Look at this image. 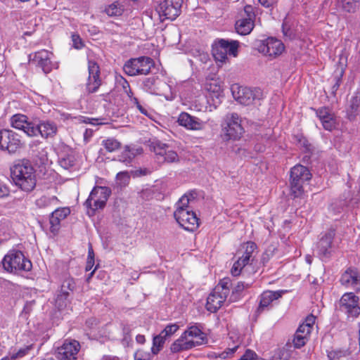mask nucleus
I'll return each instance as SVG.
<instances>
[{
  "label": "nucleus",
  "mask_w": 360,
  "mask_h": 360,
  "mask_svg": "<svg viewBox=\"0 0 360 360\" xmlns=\"http://www.w3.org/2000/svg\"><path fill=\"white\" fill-rule=\"evenodd\" d=\"M156 79L154 77L147 78L143 82L144 86L147 88L148 90L150 91L155 92V89L154 88V85L155 84Z\"/></svg>",
  "instance_id": "53"
},
{
  "label": "nucleus",
  "mask_w": 360,
  "mask_h": 360,
  "mask_svg": "<svg viewBox=\"0 0 360 360\" xmlns=\"http://www.w3.org/2000/svg\"><path fill=\"white\" fill-rule=\"evenodd\" d=\"M287 290H266L263 292L259 296V304L257 309V314H261L264 311L269 310L271 303L285 293Z\"/></svg>",
  "instance_id": "19"
},
{
  "label": "nucleus",
  "mask_w": 360,
  "mask_h": 360,
  "mask_svg": "<svg viewBox=\"0 0 360 360\" xmlns=\"http://www.w3.org/2000/svg\"><path fill=\"white\" fill-rule=\"evenodd\" d=\"M133 104L136 106V108L142 114L148 117L150 116L151 112H150V110L147 109L146 107L141 105L140 103L139 102L138 98H133Z\"/></svg>",
  "instance_id": "54"
},
{
  "label": "nucleus",
  "mask_w": 360,
  "mask_h": 360,
  "mask_svg": "<svg viewBox=\"0 0 360 360\" xmlns=\"http://www.w3.org/2000/svg\"><path fill=\"white\" fill-rule=\"evenodd\" d=\"M282 31L283 35L289 39H292L295 37L294 30L291 28L287 19H285L283 22Z\"/></svg>",
  "instance_id": "47"
},
{
  "label": "nucleus",
  "mask_w": 360,
  "mask_h": 360,
  "mask_svg": "<svg viewBox=\"0 0 360 360\" xmlns=\"http://www.w3.org/2000/svg\"><path fill=\"white\" fill-rule=\"evenodd\" d=\"M240 343V338H238V345H235L234 347H233L231 348H228L222 352H219V353L213 352L210 354V356L212 358H214L216 360L225 359L232 356L234 354V352L236 351V349L239 347Z\"/></svg>",
  "instance_id": "37"
},
{
  "label": "nucleus",
  "mask_w": 360,
  "mask_h": 360,
  "mask_svg": "<svg viewBox=\"0 0 360 360\" xmlns=\"http://www.w3.org/2000/svg\"><path fill=\"white\" fill-rule=\"evenodd\" d=\"M70 295L63 294L60 292H58L56 297L55 299V304L56 307L61 310L67 307L70 302Z\"/></svg>",
  "instance_id": "40"
},
{
  "label": "nucleus",
  "mask_w": 360,
  "mask_h": 360,
  "mask_svg": "<svg viewBox=\"0 0 360 360\" xmlns=\"http://www.w3.org/2000/svg\"><path fill=\"white\" fill-rule=\"evenodd\" d=\"M358 276L359 274L356 270L349 269L342 275L340 281L342 285L351 287L354 281H356Z\"/></svg>",
  "instance_id": "32"
},
{
  "label": "nucleus",
  "mask_w": 360,
  "mask_h": 360,
  "mask_svg": "<svg viewBox=\"0 0 360 360\" xmlns=\"http://www.w3.org/2000/svg\"><path fill=\"white\" fill-rule=\"evenodd\" d=\"M11 177L15 184L29 192L36 186L34 170L29 163L19 162L11 168Z\"/></svg>",
  "instance_id": "3"
},
{
  "label": "nucleus",
  "mask_w": 360,
  "mask_h": 360,
  "mask_svg": "<svg viewBox=\"0 0 360 360\" xmlns=\"http://www.w3.org/2000/svg\"><path fill=\"white\" fill-rule=\"evenodd\" d=\"M59 204V200L55 195H42L37 198L35 205L38 208L45 209Z\"/></svg>",
  "instance_id": "28"
},
{
  "label": "nucleus",
  "mask_w": 360,
  "mask_h": 360,
  "mask_svg": "<svg viewBox=\"0 0 360 360\" xmlns=\"http://www.w3.org/2000/svg\"><path fill=\"white\" fill-rule=\"evenodd\" d=\"M205 89L210 93H213L216 96H219L221 92V86L217 82L213 79L207 80L205 84Z\"/></svg>",
  "instance_id": "41"
},
{
  "label": "nucleus",
  "mask_w": 360,
  "mask_h": 360,
  "mask_svg": "<svg viewBox=\"0 0 360 360\" xmlns=\"http://www.w3.org/2000/svg\"><path fill=\"white\" fill-rule=\"evenodd\" d=\"M11 124L13 128L22 131L28 136V129L34 128V124L28 121L26 115L15 114L11 117Z\"/></svg>",
  "instance_id": "25"
},
{
  "label": "nucleus",
  "mask_w": 360,
  "mask_h": 360,
  "mask_svg": "<svg viewBox=\"0 0 360 360\" xmlns=\"http://www.w3.org/2000/svg\"><path fill=\"white\" fill-rule=\"evenodd\" d=\"M70 214V210L68 207L56 209L49 218L50 231L53 234L58 232L60 228V221L64 220Z\"/></svg>",
  "instance_id": "21"
},
{
  "label": "nucleus",
  "mask_w": 360,
  "mask_h": 360,
  "mask_svg": "<svg viewBox=\"0 0 360 360\" xmlns=\"http://www.w3.org/2000/svg\"><path fill=\"white\" fill-rule=\"evenodd\" d=\"M256 49L264 56L273 59L283 52L285 46L281 40L269 37L264 40L259 41L256 44Z\"/></svg>",
  "instance_id": "9"
},
{
  "label": "nucleus",
  "mask_w": 360,
  "mask_h": 360,
  "mask_svg": "<svg viewBox=\"0 0 360 360\" xmlns=\"http://www.w3.org/2000/svg\"><path fill=\"white\" fill-rule=\"evenodd\" d=\"M335 236V230L327 231L318 243L317 248L319 255L327 257L330 254V250Z\"/></svg>",
  "instance_id": "24"
},
{
  "label": "nucleus",
  "mask_w": 360,
  "mask_h": 360,
  "mask_svg": "<svg viewBox=\"0 0 360 360\" xmlns=\"http://www.w3.org/2000/svg\"><path fill=\"white\" fill-rule=\"evenodd\" d=\"M179 328V325L176 323H171L167 325L164 330L161 331L162 336L169 338L174 334Z\"/></svg>",
  "instance_id": "46"
},
{
  "label": "nucleus",
  "mask_w": 360,
  "mask_h": 360,
  "mask_svg": "<svg viewBox=\"0 0 360 360\" xmlns=\"http://www.w3.org/2000/svg\"><path fill=\"white\" fill-rule=\"evenodd\" d=\"M226 298L225 295H224L221 292H217V290L214 289L207 299L206 308L207 311L212 313L216 312L221 307Z\"/></svg>",
  "instance_id": "23"
},
{
  "label": "nucleus",
  "mask_w": 360,
  "mask_h": 360,
  "mask_svg": "<svg viewBox=\"0 0 360 360\" xmlns=\"http://www.w3.org/2000/svg\"><path fill=\"white\" fill-rule=\"evenodd\" d=\"M191 199L184 195L176 203L174 217L179 225L188 231H195L199 226V219L190 206Z\"/></svg>",
  "instance_id": "1"
},
{
  "label": "nucleus",
  "mask_w": 360,
  "mask_h": 360,
  "mask_svg": "<svg viewBox=\"0 0 360 360\" xmlns=\"http://www.w3.org/2000/svg\"><path fill=\"white\" fill-rule=\"evenodd\" d=\"M311 178V174L307 167L301 165H296L291 168L290 179L306 184Z\"/></svg>",
  "instance_id": "26"
},
{
  "label": "nucleus",
  "mask_w": 360,
  "mask_h": 360,
  "mask_svg": "<svg viewBox=\"0 0 360 360\" xmlns=\"http://www.w3.org/2000/svg\"><path fill=\"white\" fill-rule=\"evenodd\" d=\"M180 162V157L178 153L172 148L170 150H167V155L165 158L159 162L160 164L167 163H179Z\"/></svg>",
  "instance_id": "43"
},
{
  "label": "nucleus",
  "mask_w": 360,
  "mask_h": 360,
  "mask_svg": "<svg viewBox=\"0 0 360 360\" xmlns=\"http://www.w3.org/2000/svg\"><path fill=\"white\" fill-rule=\"evenodd\" d=\"M253 8L251 6H245L244 12L247 14V17L238 20L235 24L236 32L240 35H247L251 32L254 27L255 14Z\"/></svg>",
  "instance_id": "15"
},
{
  "label": "nucleus",
  "mask_w": 360,
  "mask_h": 360,
  "mask_svg": "<svg viewBox=\"0 0 360 360\" xmlns=\"http://www.w3.org/2000/svg\"><path fill=\"white\" fill-rule=\"evenodd\" d=\"M32 345L26 346L25 347L20 348L15 353H13L10 357L11 360H15L19 358H22L27 354L28 352L31 349Z\"/></svg>",
  "instance_id": "48"
},
{
  "label": "nucleus",
  "mask_w": 360,
  "mask_h": 360,
  "mask_svg": "<svg viewBox=\"0 0 360 360\" xmlns=\"http://www.w3.org/2000/svg\"><path fill=\"white\" fill-rule=\"evenodd\" d=\"M310 334L305 333V332L298 328L293 339V345L296 348H300L303 347L308 340Z\"/></svg>",
  "instance_id": "34"
},
{
  "label": "nucleus",
  "mask_w": 360,
  "mask_h": 360,
  "mask_svg": "<svg viewBox=\"0 0 360 360\" xmlns=\"http://www.w3.org/2000/svg\"><path fill=\"white\" fill-rule=\"evenodd\" d=\"M116 179L121 186H126L129 183L130 176L127 172H120L117 173Z\"/></svg>",
  "instance_id": "49"
},
{
  "label": "nucleus",
  "mask_w": 360,
  "mask_h": 360,
  "mask_svg": "<svg viewBox=\"0 0 360 360\" xmlns=\"http://www.w3.org/2000/svg\"><path fill=\"white\" fill-rule=\"evenodd\" d=\"M136 340L138 343L143 344L146 341L145 336L143 335H137L136 337Z\"/></svg>",
  "instance_id": "63"
},
{
  "label": "nucleus",
  "mask_w": 360,
  "mask_h": 360,
  "mask_svg": "<svg viewBox=\"0 0 360 360\" xmlns=\"http://www.w3.org/2000/svg\"><path fill=\"white\" fill-rule=\"evenodd\" d=\"M101 145L107 152L112 153L120 149L122 144L118 140L111 137L103 139Z\"/></svg>",
  "instance_id": "35"
},
{
  "label": "nucleus",
  "mask_w": 360,
  "mask_h": 360,
  "mask_svg": "<svg viewBox=\"0 0 360 360\" xmlns=\"http://www.w3.org/2000/svg\"><path fill=\"white\" fill-rule=\"evenodd\" d=\"M89 77L86 82V91L89 93L96 92L101 84V80L99 77L100 70L98 64L89 60L88 63Z\"/></svg>",
  "instance_id": "18"
},
{
  "label": "nucleus",
  "mask_w": 360,
  "mask_h": 360,
  "mask_svg": "<svg viewBox=\"0 0 360 360\" xmlns=\"http://www.w3.org/2000/svg\"><path fill=\"white\" fill-rule=\"evenodd\" d=\"M104 11L110 17L120 16L124 11V6L118 1H115L106 6Z\"/></svg>",
  "instance_id": "33"
},
{
  "label": "nucleus",
  "mask_w": 360,
  "mask_h": 360,
  "mask_svg": "<svg viewBox=\"0 0 360 360\" xmlns=\"http://www.w3.org/2000/svg\"><path fill=\"white\" fill-rule=\"evenodd\" d=\"M257 355L255 352L247 349L245 354L238 360H257Z\"/></svg>",
  "instance_id": "56"
},
{
  "label": "nucleus",
  "mask_w": 360,
  "mask_h": 360,
  "mask_svg": "<svg viewBox=\"0 0 360 360\" xmlns=\"http://www.w3.org/2000/svg\"><path fill=\"white\" fill-rule=\"evenodd\" d=\"M177 122L180 126L185 127L186 129L194 131L202 130L206 125V122L185 112L179 114Z\"/></svg>",
  "instance_id": "17"
},
{
  "label": "nucleus",
  "mask_w": 360,
  "mask_h": 360,
  "mask_svg": "<svg viewBox=\"0 0 360 360\" xmlns=\"http://www.w3.org/2000/svg\"><path fill=\"white\" fill-rule=\"evenodd\" d=\"M297 181L290 179V195L294 199L302 198L304 194V185Z\"/></svg>",
  "instance_id": "30"
},
{
  "label": "nucleus",
  "mask_w": 360,
  "mask_h": 360,
  "mask_svg": "<svg viewBox=\"0 0 360 360\" xmlns=\"http://www.w3.org/2000/svg\"><path fill=\"white\" fill-rule=\"evenodd\" d=\"M359 297L353 292L345 293L340 299L342 310L347 314L348 318L355 319L360 314Z\"/></svg>",
  "instance_id": "12"
},
{
  "label": "nucleus",
  "mask_w": 360,
  "mask_h": 360,
  "mask_svg": "<svg viewBox=\"0 0 360 360\" xmlns=\"http://www.w3.org/2000/svg\"><path fill=\"white\" fill-rule=\"evenodd\" d=\"M9 193L8 187L1 183H0V198L7 196Z\"/></svg>",
  "instance_id": "57"
},
{
  "label": "nucleus",
  "mask_w": 360,
  "mask_h": 360,
  "mask_svg": "<svg viewBox=\"0 0 360 360\" xmlns=\"http://www.w3.org/2000/svg\"><path fill=\"white\" fill-rule=\"evenodd\" d=\"M119 359L116 356H104L101 360H118Z\"/></svg>",
  "instance_id": "64"
},
{
  "label": "nucleus",
  "mask_w": 360,
  "mask_h": 360,
  "mask_svg": "<svg viewBox=\"0 0 360 360\" xmlns=\"http://www.w3.org/2000/svg\"><path fill=\"white\" fill-rule=\"evenodd\" d=\"M238 46V41L221 39L212 46V55L216 60L224 62L227 59L228 54L237 56Z\"/></svg>",
  "instance_id": "7"
},
{
  "label": "nucleus",
  "mask_w": 360,
  "mask_h": 360,
  "mask_svg": "<svg viewBox=\"0 0 360 360\" xmlns=\"http://www.w3.org/2000/svg\"><path fill=\"white\" fill-rule=\"evenodd\" d=\"M94 264V259H91V260L87 259V262H86V271H90L92 269Z\"/></svg>",
  "instance_id": "61"
},
{
  "label": "nucleus",
  "mask_w": 360,
  "mask_h": 360,
  "mask_svg": "<svg viewBox=\"0 0 360 360\" xmlns=\"http://www.w3.org/2000/svg\"><path fill=\"white\" fill-rule=\"evenodd\" d=\"M75 289V282L74 279L71 277H67L63 281L60 285V289L58 290V292L71 295Z\"/></svg>",
  "instance_id": "36"
},
{
  "label": "nucleus",
  "mask_w": 360,
  "mask_h": 360,
  "mask_svg": "<svg viewBox=\"0 0 360 360\" xmlns=\"http://www.w3.org/2000/svg\"><path fill=\"white\" fill-rule=\"evenodd\" d=\"M72 41L73 44V47L77 49H80L84 46V43L77 34H72Z\"/></svg>",
  "instance_id": "52"
},
{
  "label": "nucleus",
  "mask_w": 360,
  "mask_h": 360,
  "mask_svg": "<svg viewBox=\"0 0 360 360\" xmlns=\"http://www.w3.org/2000/svg\"><path fill=\"white\" fill-rule=\"evenodd\" d=\"M253 261L250 259H247L245 257L241 256L233 264L231 268V274L234 276H239L246 266L251 264Z\"/></svg>",
  "instance_id": "31"
},
{
  "label": "nucleus",
  "mask_w": 360,
  "mask_h": 360,
  "mask_svg": "<svg viewBox=\"0 0 360 360\" xmlns=\"http://www.w3.org/2000/svg\"><path fill=\"white\" fill-rule=\"evenodd\" d=\"M315 321L316 316L310 314L307 316L304 321L299 326V328L302 329L305 333L310 334L315 323Z\"/></svg>",
  "instance_id": "42"
},
{
  "label": "nucleus",
  "mask_w": 360,
  "mask_h": 360,
  "mask_svg": "<svg viewBox=\"0 0 360 360\" xmlns=\"http://www.w3.org/2000/svg\"><path fill=\"white\" fill-rule=\"evenodd\" d=\"M150 150L155 153L156 160L160 162L163 158L167 155V150H170L172 148L159 140H153L150 142Z\"/></svg>",
  "instance_id": "27"
},
{
  "label": "nucleus",
  "mask_w": 360,
  "mask_h": 360,
  "mask_svg": "<svg viewBox=\"0 0 360 360\" xmlns=\"http://www.w3.org/2000/svg\"><path fill=\"white\" fill-rule=\"evenodd\" d=\"M316 113L326 130L332 131L335 128L336 124L335 117L328 108H320L316 110Z\"/></svg>",
  "instance_id": "22"
},
{
  "label": "nucleus",
  "mask_w": 360,
  "mask_h": 360,
  "mask_svg": "<svg viewBox=\"0 0 360 360\" xmlns=\"http://www.w3.org/2000/svg\"><path fill=\"white\" fill-rule=\"evenodd\" d=\"M20 145V140L12 131L0 129V149L14 151Z\"/></svg>",
  "instance_id": "20"
},
{
  "label": "nucleus",
  "mask_w": 360,
  "mask_h": 360,
  "mask_svg": "<svg viewBox=\"0 0 360 360\" xmlns=\"http://www.w3.org/2000/svg\"><path fill=\"white\" fill-rule=\"evenodd\" d=\"M80 349L79 342L76 340L65 341L58 349L56 357L59 360H77Z\"/></svg>",
  "instance_id": "14"
},
{
  "label": "nucleus",
  "mask_w": 360,
  "mask_h": 360,
  "mask_svg": "<svg viewBox=\"0 0 360 360\" xmlns=\"http://www.w3.org/2000/svg\"><path fill=\"white\" fill-rule=\"evenodd\" d=\"M121 83L124 92L130 88L129 82L125 79L122 78Z\"/></svg>",
  "instance_id": "60"
},
{
  "label": "nucleus",
  "mask_w": 360,
  "mask_h": 360,
  "mask_svg": "<svg viewBox=\"0 0 360 360\" xmlns=\"http://www.w3.org/2000/svg\"><path fill=\"white\" fill-rule=\"evenodd\" d=\"M58 162L60 165L65 169L73 167L76 162L75 152L72 150H69L66 153L61 155L59 158Z\"/></svg>",
  "instance_id": "29"
},
{
  "label": "nucleus",
  "mask_w": 360,
  "mask_h": 360,
  "mask_svg": "<svg viewBox=\"0 0 360 360\" xmlns=\"http://www.w3.org/2000/svg\"><path fill=\"white\" fill-rule=\"evenodd\" d=\"M278 0H259V2L264 7H270L275 4Z\"/></svg>",
  "instance_id": "58"
},
{
  "label": "nucleus",
  "mask_w": 360,
  "mask_h": 360,
  "mask_svg": "<svg viewBox=\"0 0 360 360\" xmlns=\"http://www.w3.org/2000/svg\"><path fill=\"white\" fill-rule=\"evenodd\" d=\"M231 285V281L230 278H224L219 281L218 285L214 289L217 290V292H221V293L227 297L230 292Z\"/></svg>",
  "instance_id": "38"
},
{
  "label": "nucleus",
  "mask_w": 360,
  "mask_h": 360,
  "mask_svg": "<svg viewBox=\"0 0 360 360\" xmlns=\"http://www.w3.org/2000/svg\"><path fill=\"white\" fill-rule=\"evenodd\" d=\"M154 61L147 56L131 58L127 61L123 67L124 72L129 76L147 75L154 67Z\"/></svg>",
  "instance_id": "5"
},
{
  "label": "nucleus",
  "mask_w": 360,
  "mask_h": 360,
  "mask_svg": "<svg viewBox=\"0 0 360 360\" xmlns=\"http://www.w3.org/2000/svg\"><path fill=\"white\" fill-rule=\"evenodd\" d=\"M134 360H150V354L143 349H138L134 355Z\"/></svg>",
  "instance_id": "50"
},
{
  "label": "nucleus",
  "mask_w": 360,
  "mask_h": 360,
  "mask_svg": "<svg viewBox=\"0 0 360 360\" xmlns=\"http://www.w3.org/2000/svg\"><path fill=\"white\" fill-rule=\"evenodd\" d=\"M359 0H342V9L347 12H354Z\"/></svg>",
  "instance_id": "45"
},
{
  "label": "nucleus",
  "mask_w": 360,
  "mask_h": 360,
  "mask_svg": "<svg viewBox=\"0 0 360 360\" xmlns=\"http://www.w3.org/2000/svg\"><path fill=\"white\" fill-rule=\"evenodd\" d=\"M124 93L128 96L130 101L133 103V98H136L133 96V93H132L131 89L130 88L127 89V91H125Z\"/></svg>",
  "instance_id": "62"
},
{
  "label": "nucleus",
  "mask_w": 360,
  "mask_h": 360,
  "mask_svg": "<svg viewBox=\"0 0 360 360\" xmlns=\"http://www.w3.org/2000/svg\"><path fill=\"white\" fill-rule=\"evenodd\" d=\"M4 269L10 273H17L19 271H28L32 269L31 262L26 259L19 250L9 251L1 261Z\"/></svg>",
  "instance_id": "4"
},
{
  "label": "nucleus",
  "mask_w": 360,
  "mask_h": 360,
  "mask_svg": "<svg viewBox=\"0 0 360 360\" xmlns=\"http://www.w3.org/2000/svg\"><path fill=\"white\" fill-rule=\"evenodd\" d=\"M111 194V190L106 186H96L91 191L85 202L87 207L94 210L103 209Z\"/></svg>",
  "instance_id": "11"
},
{
  "label": "nucleus",
  "mask_w": 360,
  "mask_h": 360,
  "mask_svg": "<svg viewBox=\"0 0 360 360\" xmlns=\"http://www.w3.org/2000/svg\"><path fill=\"white\" fill-rule=\"evenodd\" d=\"M250 283H245L243 281H239L233 288V293H240L245 289L250 288Z\"/></svg>",
  "instance_id": "51"
},
{
  "label": "nucleus",
  "mask_w": 360,
  "mask_h": 360,
  "mask_svg": "<svg viewBox=\"0 0 360 360\" xmlns=\"http://www.w3.org/2000/svg\"><path fill=\"white\" fill-rule=\"evenodd\" d=\"M183 0H162L156 7L160 20H174L181 13Z\"/></svg>",
  "instance_id": "8"
},
{
  "label": "nucleus",
  "mask_w": 360,
  "mask_h": 360,
  "mask_svg": "<svg viewBox=\"0 0 360 360\" xmlns=\"http://www.w3.org/2000/svg\"><path fill=\"white\" fill-rule=\"evenodd\" d=\"M166 339V338L162 336L161 333L154 337L153 340V347L151 348L153 354H157L160 351Z\"/></svg>",
  "instance_id": "44"
},
{
  "label": "nucleus",
  "mask_w": 360,
  "mask_h": 360,
  "mask_svg": "<svg viewBox=\"0 0 360 360\" xmlns=\"http://www.w3.org/2000/svg\"><path fill=\"white\" fill-rule=\"evenodd\" d=\"M28 129V136H34L39 134L42 137L49 138L53 137L57 131V125L51 121H41L37 125L34 124V128Z\"/></svg>",
  "instance_id": "16"
},
{
  "label": "nucleus",
  "mask_w": 360,
  "mask_h": 360,
  "mask_svg": "<svg viewBox=\"0 0 360 360\" xmlns=\"http://www.w3.org/2000/svg\"><path fill=\"white\" fill-rule=\"evenodd\" d=\"M53 54L45 49L30 53L29 55V60L39 68L46 74L49 73L54 68H58V64L52 61Z\"/></svg>",
  "instance_id": "10"
},
{
  "label": "nucleus",
  "mask_w": 360,
  "mask_h": 360,
  "mask_svg": "<svg viewBox=\"0 0 360 360\" xmlns=\"http://www.w3.org/2000/svg\"><path fill=\"white\" fill-rule=\"evenodd\" d=\"M133 157V153H131L128 149H126L120 155V160L123 162L129 163L132 160Z\"/></svg>",
  "instance_id": "55"
},
{
  "label": "nucleus",
  "mask_w": 360,
  "mask_h": 360,
  "mask_svg": "<svg viewBox=\"0 0 360 360\" xmlns=\"http://www.w3.org/2000/svg\"><path fill=\"white\" fill-rule=\"evenodd\" d=\"M351 288L354 290L359 291L360 290V275L359 274L356 281H354V284L352 285Z\"/></svg>",
  "instance_id": "59"
},
{
  "label": "nucleus",
  "mask_w": 360,
  "mask_h": 360,
  "mask_svg": "<svg viewBox=\"0 0 360 360\" xmlns=\"http://www.w3.org/2000/svg\"><path fill=\"white\" fill-rule=\"evenodd\" d=\"M242 249L243 250L242 256L254 261L253 253L257 249V245L254 242L249 241L242 245Z\"/></svg>",
  "instance_id": "39"
},
{
  "label": "nucleus",
  "mask_w": 360,
  "mask_h": 360,
  "mask_svg": "<svg viewBox=\"0 0 360 360\" xmlns=\"http://www.w3.org/2000/svg\"><path fill=\"white\" fill-rule=\"evenodd\" d=\"M233 96L240 104L249 105L253 103L255 99H259L262 93L260 89H252L246 86H238L237 91L232 89Z\"/></svg>",
  "instance_id": "13"
},
{
  "label": "nucleus",
  "mask_w": 360,
  "mask_h": 360,
  "mask_svg": "<svg viewBox=\"0 0 360 360\" xmlns=\"http://www.w3.org/2000/svg\"><path fill=\"white\" fill-rule=\"evenodd\" d=\"M240 120L237 113H229L225 117V122L222 126L224 139L228 140H238L244 133Z\"/></svg>",
  "instance_id": "6"
},
{
  "label": "nucleus",
  "mask_w": 360,
  "mask_h": 360,
  "mask_svg": "<svg viewBox=\"0 0 360 360\" xmlns=\"http://www.w3.org/2000/svg\"><path fill=\"white\" fill-rule=\"evenodd\" d=\"M205 340V334L196 326L189 327L171 345L170 349L176 353L200 345Z\"/></svg>",
  "instance_id": "2"
}]
</instances>
